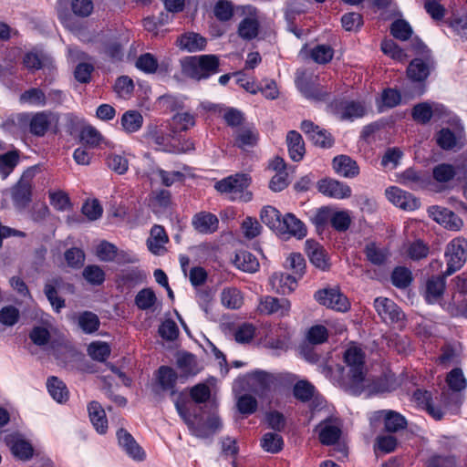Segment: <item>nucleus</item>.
<instances>
[{"label":"nucleus","mask_w":467,"mask_h":467,"mask_svg":"<svg viewBox=\"0 0 467 467\" xmlns=\"http://www.w3.org/2000/svg\"><path fill=\"white\" fill-rule=\"evenodd\" d=\"M364 358L363 351L355 345L346 350L344 360L348 368V389L354 395L366 393L368 396L389 391L383 380H373L366 377Z\"/></svg>","instance_id":"nucleus-1"},{"label":"nucleus","mask_w":467,"mask_h":467,"mask_svg":"<svg viewBox=\"0 0 467 467\" xmlns=\"http://www.w3.org/2000/svg\"><path fill=\"white\" fill-rule=\"evenodd\" d=\"M320 442L324 445H335L331 456L339 463H344L348 451L345 443L338 442L342 435V421L337 417H328L316 429Z\"/></svg>","instance_id":"nucleus-2"},{"label":"nucleus","mask_w":467,"mask_h":467,"mask_svg":"<svg viewBox=\"0 0 467 467\" xmlns=\"http://www.w3.org/2000/svg\"><path fill=\"white\" fill-rule=\"evenodd\" d=\"M296 376L294 374H273L265 370L256 369L247 373L242 382L247 390L254 393L259 398L267 397L268 393L275 390L281 381H294Z\"/></svg>","instance_id":"nucleus-3"},{"label":"nucleus","mask_w":467,"mask_h":467,"mask_svg":"<svg viewBox=\"0 0 467 467\" xmlns=\"http://www.w3.org/2000/svg\"><path fill=\"white\" fill-rule=\"evenodd\" d=\"M175 406L191 433L198 438H208L219 431L222 426L221 420L215 413L204 419L200 415H191L187 408L179 402Z\"/></svg>","instance_id":"nucleus-4"},{"label":"nucleus","mask_w":467,"mask_h":467,"mask_svg":"<svg viewBox=\"0 0 467 467\" xmlns=\"http://www.w3.org/2000/svg\"><path fill=\"white\" fill-rule=\"evenodd\" d=\"M218 67L219 58L215 55L193 56L182 61V73L198 80L217 73Z\"/></svg>","instance_id":"nucleus-5"},{"label":"nucleus","mask_w":467,"mask_h":467,"mask_svg":"<svg viewBox=\"0 0 467 467\" xmlns=\"http://www.w3.org/2000/svg\"><path fill=\"white\" fill-rule=\"evenodd\" d=\"M250 178L246 174H234L215 183V189L232 201L249 202L252 193L247 191Z\"/></svg>","instance_id":"nucleus-6"},{"label":"nucleus","mask_w":467,"mask_h":467,"mask_svg":"<svg viewBox=\"0 0 467 467\" xmlns=\"http://www.w3.org/2000/svg\"><path fill=\"white\" fill-rule=\"evenodd\" d=\"M17 123L21 128H28V131L36 137H43L48 130L54 116L47 111L36 113H19L16 116Z\"/></svg>","instance_id":"nucleus-7"},{"label":"nucleus","mask_w":467,"mask_h":467,"mask_svg":"<svg viewBox=\"0 0 467 467\" xmlns=\"http://www.w3.org/2000/svg\"><path fill=\"white\" fill-rule=\"evenodd\" d=\"M444 257L447 265L445 275L460 270L467 260V240L462 237L452 239L446 246Z\"/></svg>","instance_id":"nucleus-8"},{"label":"nucleus","mask_w":467,"mask_h":467,"mask_svg":"<svg viewBox=\"0 0 467 467\" xmlns=\"http://www.w3.org/2000/svg\"><path fill=\"white\" fill-rule=\"evenodd\" d=\"M314 297L319 304L338 312H346L350 308L348 299L337 287L318 290Z\"/></svg>","instance_id":"nucleus-9"},{"label":"nucleus","mask_w":467,"mask_h":467,"mask_svg":"<svg viewBox=\"0 0 467 467\" xmlns=\"http://www.w3.org/2000/svg\"><path fill=\"white\" fill-rule=\"evenodd\" d=\"M318 192L336 200L348 199L352 195V190L346 182L332 178H324L317 182Z\"/></svg>","instance_id":"nucleus-10"},{"label":"nucleus","mask_w":467,"mask_h":467,"mask_svg":"<svg viewBox=\"0 0 467 467\" xmlns=\"http://www.w3.org/2000/svg\"><path fill=\"white\" fill-rule=\"evenodd\" d=\"M317 79V77L310 76L306 71H297L296 85L301 94L306 99L321 100L325 99L327 92L316 83Z\"/></svg>","instance_id":"nucleus-11"},{"label":"nucleus","mask_w":467,"mask_h":467,"mask_svg":"<svg viewBox=\"0 0 467 467\" xmlns=\"http://www.w3.org/2000/svg\"><path fill=\"white\" fill-rule=\"evenodd\" d=\"M291 302L285 297L277 298L271 296H262L259 299L257 311L262 315H276L280 317L289 316Z\"/></svg>","instance_id":"nucleus-12"},{"label":"nucleus","mask_w":467,"mask_h":467,"mask_svg":"<svg viewBox=\"0 0 467 467\" xmlns=\"http://www.w3.org/2000/svg\"><path fill=\"white\" fill-rule=\"evenodd\" d=\"M371 422L383 421L388 432H397L407 427V420L400 413L391 410L375 411L370 416Z\"/></svg>","instance_id":"nucleus-13"},{"label":"nucleus","mask_w":467,"mask_h":467,"mask_svg":"<svg viewBox=\"0 0 467 467\" xmlns=\"http://www.w3.org/2000/svg\"><path fill=\"white\" fill-rule=\"evenodd\" d=\"M374 307L380 318L387 324H394L401 321L404 314L400 308L387 297H377Z\"/></svg>","instance_id":"nucleus-14"},{"label":"nucleus","mask_w":467,"mask_h":467,"mask_svg":"<svg viewBox=\"0 0 467 467\" xmlns=\"http://www.w3.org/2000/svg\"><path fill=\"white\" fill-rule=\"evenodd\" d=\"M385 194L391 203L400 209L414 211L420 207V201L417 198L397 186L387 188Z\"/></svg>","instance_id":"nucleus-15"},{"label":"nucleus","mask_w":467,"mask_h":467,"mask_svg":"<svg viewBox=\"0 0 467 467\" xmlns=\"http://www.w3.org/2000/svg\"><path fill=\"white\" fill-rule=\"evenodd\" d=\"M243 12L246 16L239 23L238 35L244 40H252L257 36L259 32L256 9L248 5L243 7Z\"/></svg>","instance_id":"nucleus-16"},{"label":"nucleus","mask_w":467,"mask_h":467,"mask_svg":"<svg viewBox=\"0 0 467 467\" xmlns=\"http://www.w3.org/2000/svg\"><path fill=\"white\" fill-rule=\"evenodd\" d=\"M428 213L431 218L447 229L458 231L463 225L462 220L447 208L434 205L428 209Z\"/></svg>","instance_id":"nucleus-17"},{"label":"nucleus","mask_w":467,"mask_h":467,"mask_svg":"<svg viewBox=\"0 0 467 467\" xmlns=\"http://www.w3.org/2000/svg\"><path fill=\"white\" fill-rule=\"evenodd\" d=\"M5 441L16 458L27 461L33 457V445L22 435L17 433L9 434L5 436Z\"/></svg>","instance_id":"nucleus-18"},{"label":"nucleus","mask_w":467,"mask_h":467,"mask_svg":"<svg viewBox=\"0 0 467 467\" xmlns=\"http://www.w3.org/2000/svg\"><path fill=\"white\" fill-rule=\"evenodd\" d=\"M447 114V109L440 103L422 102L414 106L412 109L413 119L420 123H427L432 117L439 119Z\"/></svg>","instance_id":"nucleus-19"},{"label":"nucleus","mask_w":467,"mask_h":467,"mask_svg":"<svg viewBox=\"0 0 467 467\" xmlns=\"http://www.w3.org/2000/svg\"><path fill=\"white\" fill-rule=\"evenodd\" d=\"M147 138L158 150L171 153L177 151L176 146L171 142V134L162 125L149 128Z\"/></svg>","instance_id":"nucleus-20"},{"label":"nucleus","mask_w":467,"mask_h":467,"mask_svg":"<svg viewBox=\"0 0 467 467\" xmlns=\"http://www.w3.org/2000/svg\"><path fill=\"white\" fill-rule=\"evenodd\" d=\"M456 169L449 163H440L433 167L431 188H437V191L444 190L456 175Z\"/></svg>","instance_id":"nucleus-21"},{"label":"nucleus","mask_w":467,"mask_h":467,"mask_svg":"<svg viewBox=\"0 0 467 467\" xmlns=\"http://www.w3.org/2000/svg\"><path fill=\"white\" fill-rule=\"evenodd\" d=\"M301 130L308 136L313 143L321 148H330L333 145V139L326 130L320 129L309 120L301 123Z\"/></svg>","instance_id":"nucleus-22"},{"label":"nucleus","mask_w":467,"mask_h":467,"mask_svg":"<svg viewBox=\"0 0 467 467\" xmlns=\"http://www.w3.org/2000/svg\"><path fill=\"white\" fill-rule=\"evenodd\" d=\"M400 182L414 190L431 188L432 182L431 177L422 171L414 169H407L400 175Z\"/></svg>","instance_id":"nucleus-23"},{"label":"nucleus","mask_w":467,"mask_h":467,"mask_svg":"<svg viewBox=\"0 0 467 467\" xmlns=\"http://www.w3.org/2000/svg\"><path fill=\"white\" fill-rule=\"evenodd\" d=\"M277 234L291 235L302 239L306 235L305 224L292 213H286L283 218Z\"/></svg>","instance_id":"nucleus-24"},{"label":"nucleus","mask_w":467,"mask_h":467,"mask_svg":"<svg viewBox=\"0 0 467 467\" xmlns=\"http://www.w3.org/2000/svg\"><path fill=\"white\" fill-rule=\"evenodd\" d=\"M446 276L437 275L430 277L425 285L424 296L428 303H440L446 286Z\"/></svg>","instance_id":"nucleus-25"},{"label":"nucleus","mask_w":467,"mask_h":467,"mask_svg":"<svg viewBox=\"0 0 467 467\" xmlns=\"http://www.w3.org/2000/svg\"><path fill=\"white\" fill-rule=\"evenodd\" d=\"M332 166L335 172L344 178H355L359 174L357 161L347 155L336 156L333 159Z\"/></svg>","instance_id":"nucleus-26"},{"label":"nucleus","mask_w":467,"mask_h":467,"mask_svg":"<svg viewBox=\"0 0 467 467\" xmlns=\"http://www.w3.org/2000/svg\"><path fill=\"white\" fill-rule=\"evenodd\" d=\"M306 251L310 262L321 270H327L329 267L327 254L321 244L313 241L306 240Z\"/></svg>","instance_id":"nucleus-27"},{"label":"nucleus","mask_w":467,"mask_h":467,"mask_svg":"<svg viewBox=\"0 0 467 467\" xmlns=\"http://www.w3.org/2000/svg\"><path fill=\"white\" fill-rule=\"evenodd\" d=\"M169 238L161 225H154L147 240L148 249L155 255H161L166 252L165 244L168 243Z\"/></svg>","instance_id":"nucleus-28"},{"label":"nucleus","mask_w":467,"mask_h":467,"mask_svg":"<svg viewBox=\"0 0 467 467\" xmlns=\"http://www.w3.org/2000/svg\"><path fill=\"white\" fill-rule=\"evenodd\" d=\"M194 229L204 234L214 233L218 229L219 220L216 215L209 212H200L192 217Z\"/></svg>","instance_id":"nucleus-29"},{"label":"nucleus","mask_w":467,"mask_h":467,"mask_svg":"<svg viewBox=\"0 0 467 467\" xmlns=\"http://www.w3.org/2000/svg\"><path fill=\"white\" fill-rule=\"evenodd\" d=\"M269 284L272 290L278 294L285 295L296 289L297 280L296 277L285 273H275L270 276Z\"/></svg>","instance_id":"nucleus-30"},{"label":"nucleus","mask_w":467,"mask_h":467,"mask_svg":"<svg viewBox=\"0 0 467 467\" xmlns=\"http://www.w3.org/2000/svg\"><path fill=\"white\" fill-rule=\"evenodd\" d=\"M117 437L119 446L130 457L138 461L144 458L145 452L127 431L120 429L117 432Z\"/></svg>","instance_id":"nucleus-31"},{"label":"nucleus","mask_w":467,"mask_h":467,"mask_svg":"<svg viewBox=\"0 0 467 467\" xmlns=\"http://www.w3.org/2000/svg\"><path fill=\"white\" fill-rule=\"evenodd\" d=\"M413 399L434 420H440L444 416L443 410L433 403L431 392L427 390L417 389L413 393Z\"/></svg>","instance_id":"nucleus-32"},{"label":"nucleus","mask_w":467,"mask_h":467,"mask_svg":"<svg viewBox=\"0 0 467 467\" xmlns=\"http://www.w3.org/2000/svg\"><path fill=\"white\" fill-rule=\"evenodd\" d=\"M88 411L90 421L99 434L106 433L108 430V420L101 405L97 401H91L88 405Z\"/></svg>","instance_id":"nucleus-33"},{"label":"nucleus","mask_w":467,"mask_h":467,"mask_svg":"<svg viewBox=\"0 0 467 467\" xmlns=\"http://www.w3.org/2000/svg\"><path fill=\"white\" fill-rule=\"evenodd\" d=\"M177 367L181 378L193 377L202 370L196 357L190 353H183L178 357Z\"/></svg>","instance_id":"nucleus-34"},{"label":"nucleus","mask_w":467,"mask_h":467,"mask_svg":"<svg viewBox=\"0 0 467 467\" xmlns=\"http://www.w3.org/2000/svg\"><path fill=\"white\" fill-rule=\"evenodd\" d=\"M462 126L457 120V132L449 129H441L436 135L437 144L443 150H451L456 147L462 138Z\"/></svg>","instance_id":"nucleus-35"},{"label":"nucleus","mask_w":467,"mask_h":467,"mask_svg":"<svg viewBox=\"0 0 467 467\" xmlns=\"http://www.w3.org/2000/svg\"><path fill=\"white\" fill-rule=\"evenodd\" d=\"M290 337V328L285 324H279L266 336V341L271 348L283 349L287 347Z\"/></svg>","instance_id":"nucleus-36"},{"label":"nucleus","mask_w":467,"mask_h":467,"mask_svg":"<svg viewBox=\"0 0 467 467\" xmlns=\"http://www.w3.org/2000/svg\"><path fill=\"white\" fill-rule=\"evenodd\" d=\"M368 111V106L359 101H348L341 105L338 114L341 119L353 120L365 116Z\"/></svg>","instance_id":"nucleus-37"},{"label":"nucleus","mask_w":467,"mask_h":467,"mask_svg":"<svg viewBox=\"0 0 467 467\" xmlns=\"http://www.w3.org/2000/svg\"><path fill=\"white\" fill-rule=\"evenodd\" d=\"M286 143L290 158L294 161H299L305 155V143L302 136L296 130H291L286 135Z\"/></svg>","instance_id":"nucleus-38"},{"label":"nucleus","mask_w":467,"mask_h":467,"mask_svg":"<svg viewBox=\"0 0 467 467\" xmlns=\"http://www.w3.org/2000/svg\"><path fill=\"white\" fill-rule=\"evenodd\" d=\"M430 69L431 65L429 60L415 58L410 63L407 68V75L410 80L421 82L430 75Z\"/></svg>","instance_id":"nucleus-39"},{"label":"nucleus","mask_w":467,"mask_h":467,"mask_svg":"<svg viewBox=\"0 0 467 467\" xmlns=\"http://www.w3.org/2000/svg\"><path fill=\"white\" fill-rule=\"evenodd\" d=\"M177 42L181 49H184L189 52L202 50L206 46V39L193 32H189L181 36Z\"/></svg>","instance_id":"nucleus-40"},{"label":"nucleus","mask_w":467,"mask_h":467,"mask_svg":"<svg viewBox=\"0 0 467 467\" xmlns=\"http://www.w3.org/2000/svg\"><path fill=\"white\" fill-rule=\"evenodd\" d=\"M234 263L238 269L244 272L254 273L259 268L257 258L250 252L244 250L236 253Z\"/></svg>","instance_id":"nucleus-41"},{"label":"nucleus","mask_w":467,"mask_h":467,"mask_svg":"<svg viewBox=\"0 0 467 467\" xmlns=\"http://www.w3.org/2000/svg\"><path fill=\"white\" fill-rule=\"evenodd\" d=\"M47 388L53 400L58 403H64L69 398L66 384L57 377H50L47 379Z\"/></svg>","instance_id":"nucleus-42"},{"label":"nucleus","mask_w":467,"mask_h":467,"mask_svg":"<svg viewBox=\"0 0 467 467\" xmlns=\"http://www.w3.org/2000/svg\"><path fill=\"white\" fill-rule=\"evenodd\" d=\"M221 302L229 309H239L244 305L243 293L236 287H225L221 293Z\"/></svg>","instance_id":"nucleus-43"},{"label":"nucleus","mask_w":467,"mask_h":467,"mask_svg":"<svg viewBox=\"0 0 467 467\" xmlns=\"http://www.w3.org/2000/svg\"><path fill=\"white\" fill-rule=\"evenodd\" d=\"M120 124L125 132L134 133L142 127L143 117L137 110H128L121 116Z\"/></svg>","instance_id":"nucleus-44"},{"label":"nucleus","mask_w":467,"mask_h":467,"mask_svg":"<svg viewBox=\"0 0 467 467\" xmlns=\"http://www.w3.org/2000/svg\"><path fill=\"white\" fill-rule=\"evenodd\" d=\"M60 278H53L45 285V295L57 312H59L65 306V301L57 296V290L60 288Z\"/></svg>","instance_id":"nucleus-45"},{"label":"nucleus","mask_w":467,"mask_h":467,"mask_svg":"<svg viewBox=\"0 0 467 467\" xmlns=\"http://www.w3.org/2000/svg\"><path fill=\"white\" fill-rule=\"evenodd\" d=\"M19 103L34 107H43L47 103L45 92L37 88H32L24 91L19 96Z\"/></svg>","instance_id":"nucleus-46"},{"label":"nucleus","mask_w":467,"mask_h":467,"mask_svg":"<svg viewBox=\"0 0 467 467\" xmlns=\"http://www.w3.org/2000/svg\"><path fill=\"white\" fill-rule=\"evenodd\" d=\"M106 163L109 170L117 174H125L129 169L127 153L111 152L106 158Z\"/></svg>","instance_id":"nucleus-47"},{"label":"nucleus","mask_w":467,"mask_h":467,"mask_svg":"<svg viewBox=\"0 0 467 467\" xmlns=\"http://www.w3.org/2000/svg\"><path fill=\"white\" fill-rule=\"evenodd\" d=\"M261 221L271 230L278 233L280 229L282 218L280 212L270 205L265 206L260 213Z\"/></svg>","instance_id":"nucleus-48"},{"label":"nucleus","mask_w":467,"mask_h":467,"mask_svg":"<svg viewBox=\"0 0 467 467\" xmlns=\"http://www.w3.org/2000/svg\"><path fill=\"white\" fill-rule=\"evenodd\" d=\"M258 132L254 128H242L237 131L235 143L239 148L246 150L256 145Z\"/></svg>","instance_id":"nucleus-49"},{"label":"nucleus","mask_w":467,"mask_h":467,"mask_svg":"<svg viewBox=\"0 0 467 467\" xmlns=\"http://www.w3.org/2000/svg\"><path fill=\"white\" fill-rule=\"evenodd\" d=\"M31 186L26 181H20L12 190V198L16 207H23L30 201Z\"/></svg>","instance_id":"nucleus-50"},{"label":"nucleus","mask_w":467,"mask_h":467,"mask_svg":"<svg viewBox=\"0 0 467 467\" xmlns=\"http://www.w3.org/2000/svg\"><path fill=\"white\" fill-rule=\"evenodd\" d=\"M78 327L86 334H92L99 327V319L98 316L89 311H84L78 317Z\"/></svg>","instance_id":"nucleus-51"},{"label":"nucleus","mask_w":467,"mask_h":467,"mask_svg":"<svg viewBox=\"0 0 467 467\" xmlns=\"http://www.w3.org/2000/svg\"><path fill=\"white\" fill-rule=\"evenodd\" d=\"M284 446L282 436L275 432H267L261 439V447L270 453L279 452Z\"/></svg>","instance_id":"nucleus-52"},{"label":"nucleus","mask_w":467,"mask_h":467,"mask_svg":"<svg viewBox=\"0 0 467 467\" xmlns=\"http://www.w3.org/2000/svg\"><path fill=\"white\" fill-rule=\"evenodd\" d=\"M80 140L86 145L96 148L104 142V138L100 132L92 126L82 128L79 134Z\"/></svg>","instance_id":"nucleus-53"},{"label":"nucleus","mask_w":467,"mask_h":467,"mask_svg":"<svg viewBox=\"0 0 467 467\" xmlns=\"http://www.w3.org/2000/svg\"><path fill=\"white\" fill-rule=\"evenodd\" d=\"M446 383L453 392L462 391L467 387V380L459 368H455L448 373Z\"/></svg>","instance_id":"nucleus-54"},{"label":"nucleus","mask_w":467,"mask_h":467,"mask_svg":"<svg viewBox=\"0 0 467 467\" xmlns=\"http://www.w3.org/2000/svg\"><path fill=\"white\" fill-rule=\"evenodd\" d=\"M110 347L108 343L102 341H94L88 347V353L94 360L103 362L110 355Z\"/></svg>","instance_id":"nucleus-55"},{"label":"nucleus","mask_w":467,"mask_h":467,"mask_svg":"<svg viewBox=\"0 0 467 467\" xmlns=\"http://www.w3.org/2000/svg\"><path fill=\"white\" fill-rule=\"evenodd\" d=\"M257 406L256 399L249 393L241 394L236 398V407L242 414L251 415L254 413Z\"/></svg>","instance_id":"nucleus-56"},{"label":"nucleus","mask_w":467,"mask_h":467,"mask_svg":"<svg viewBox=\"0 0 467 467\" xmlns=\"http://www.w3.org/2000/svg\"><path fill=\"white\" fill-rule=\"evenodd\" d=\"M352 222L351 213L348 210L337 211L332 213L331 225L337 231L345 232L347 231Z\"/></svg>","instance_id":"nucleus-57"},{"label":"nucleus","mask_w":467,"mask_h":467,"mask_svg":"<svg viewBox=\"0 0 467 467\" xmlns=\"http://www.w3.org/2000/svg\"><path fill=\"white\" fill-rule=\"evenodd\" d=\"M18 153L16 151H8L0 155V175L5 179L14 170L18 163Z\"/></svg>","instance_id":"nucleus-58"},{"label":"nucleus","mask_w":467,"mask_h":467,"mask_svg":"<svg viewBox=\"0 0 467 467\" xmlns=\"http://www.w3.org/2000/svg\"><path fill=\"white\" fill-rule=\"evenodd\" d=\"M390 33L395 38L405 41L411 36L412 28L406 20L397 19L391 24Z\"/></svg>","instance_id":"nucleus-59"},{"label":"nucleus","mask_w":467,"mask_h":467,"mask_svg":"<svg viewBox=\"0 0 467 467\" xmlns=\"http://www.w3.org/2000/svg\"><path fill=\"white\" fill-rule=\"evenodd\" d=\"M462 404V400L459 394L449 393L443 391L441 395V406H439L443 412L451 411L456 413Z\"/></svg>","instance_id":"nucleus-60"},{"label":"nucleus","mask_w":467,"mask_h":467,"mask_svg":"<svg viewBox=\"0 0 467 467\" xmlns=\"http://www.w3.org/2000/svg\"><path fill=\"white\" fill-rule=\"evenodd\" d=\"M366 256L368 260L374 265H382L389 256L387 249L379 248L376 244L371 243L366 246Z\"/></svg>","instance_id":"nucleus-61"},{"label":"nucleus","mask_w":467,"mask_h":467,"mask_svg":"<svg viewBox=\"0 0 467 467\" xmlns=\"http://www.w3.org/2000/svg\"><path fill=\"white\" fill-rule=\"evenodd\" d=\"M397 445L398 441L394 436L383 434L376 438L374 450L376 452L389 453L395 451Z\"/></svg>","instance_id":"nucleus-62"},{"label":"nucleus","mask_w":467,"mask_h":467,"mask_svg":"<svg viewBox=\"0 0 467 467\" xmlns=\"http://www.w3.org/2000/svg\"><path fill=\"white\" fill-rule=\"evenodd\" d=\"M157 301L155 293L150 288H144L140 290L136 297L135 304L141 310H148L151 308Z\"/></svg>","instance_id":"nucleus-63"},{"label":"nucleus","mask_w":467,"mask_h":467,"mask_svg":"<svg viewBox=\"0 0 467 467\" xmlns=\"http://www.w3.org/2000/svg\"><path fill=\"white\" fill-rule=\"evenodd\" d=\"M411 272L406 267H396L391 275L392 284L399 288H405L411 283Z\"/></svg>","instance_id":"nucleus-64"}]
</instances>
